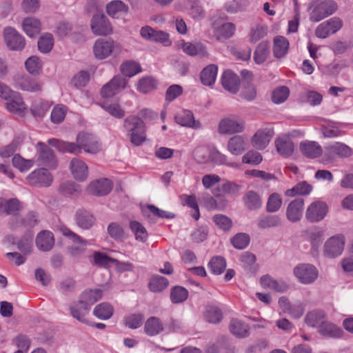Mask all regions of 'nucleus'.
Returning a JSON list of instances; mask_svg holds the SVG:
<instances>
[{
    "label": "nucleus",
    "instance_id": "aec40b11",
    "mask_svg": "<svg viewBox=\"0 0 353 353\" xmlns=\"http://www.w3.org/2000/svg\"><path fill=\"white\" fill-rule=\"evenodd\" d=\"M248 148V143L243 136L234 135L230 138L227 143L228 151L236 156L242 154Z\"/></svg>",
    "mask_w": 353,
    "mask_h": 353
},
{
    "label": "nucleus",
    "instance_id": "f257e3e1",
    "mask_svg": "<svg viewBox=\"0 0 353 353\" xmlns=\"http://www.w3.org/2000/svg\"><path fill=\"white\" fill-rule=\"evenodd\" d=\"M77 143L63 141L59 139H51L48 143L55 147L61 152H70L75 154L81 153L83 150L87 153L97 154L101 150V144L95 136L92 134L81 132L76 139Z\"/></svg>",
    "mask_w": 353,
    "mask_h": 353
},
{
    "label": "nucleus",
    "instance_id": "bb28decb",
    "mask_svg": "<svg viewBox=\"0 0 353 353\" xmlns=\"http://www.w3.org/2000/svg\"><path fill=\"white\" fill-rule=\"evenodd\" d=\"M22 28L28 36L35 37L41 32V23L39 19L29 17L23 20Z\"/></svg>",
    "mask_w": 353,
    "mask_h": 353
},
{
    "label": "nucleus",
    "instance_id": "338daca9",
    "mask_svg": "<svg viewBox=\"0 0 353 353\" xmlns=\"http://www.w3.org/2000/svg\"><path fill=\"white\" fill-rule=\"evenodd\" d=\"M250 241V236L245 233H238L231 239L232 245L239 250L245 249Z\"/></svg>",
    "mask_w": 353,
    "mask_h": 353
},
{
    "label": "nucleus",
    "instance_id": "4468645a",
    "mask_svg": "<svg viewBox=\"0 0 353 353\" xmlns=\"http://www.w3.org/2000/svg\"><path fill=\"white\" fill-rule=\"evenodd\" d=\"M5 41L12 50H21L25 47L24 38L13 28L6 27L3 30Z\"/></svg>",
    "mask_w": 353,
    "mask_h": 353
},
{
    "label": "nucleus",
    "instance_id": "5fc2aeb1",
    "mask_svg": "<svg viewBox=\"0 0 353 353\" xmlns=\"http://www.w3.org/2000/svg\"><path fill=\"white\" fill-rule=\"evenodd\" d=\"M208 266L214 274H221L226 268V261L222 256H214L212 258L208 263Z\"/></svg>",
    "mask_w": 353,
    "mask_h": 353
},
{
    "label": "nucleus",
    "instance_id": "72a5a7b5",
    "mask_svg": "<svg viewBox=\"0 0 353 353\" xmlns=\"http://www.w3.org/2000/svg\"><path fill=\"white\" fill-rule=\"evenodd\" d=\"M275 145L277 152L283 157H290L292 154L294 149L293 142L288 137L278 138L275 141Z\"/></svg>",
    "mask_w": 353,
    "mask_h": 353
},
{
    "label": "nucleus",
    "instance_id": "0e129e2a",
    "mask_svg": "<svg viewBox=\"0 0 353 353\" xmlns=\"http://www.w3.org/2000/svg\"><path fill=\"white\" fill-rule=\"evenodd\" d=\"M268 54V46L267 43L262 42L258 45L255 50L254 60L256 63L261 64L267 59Z\"/></svg>",
    "mask_w": 353,
    "mask_h": 353
},
{
    "label": "nucleus",
    "instance_id": "ea45409f",
    "mask_svg": "<svg viewBox=\"0 0 353 353\" xmlns=\"http://www.w3.org/2000/svg\"><path fill=\"white\" fill-rule=\"evenodd\" d=\"M289 49V42L282 36L276 37L274 40L273 52L276 58H283Z\"/></svg>",
    "mask_w": 353,
    "mask_h": 353
},
{
    "label": "nucleus",
    "instance_id": "c85d7f7f",
    "mask_svg": "<svg viewBox=\"0 0 353 353\" xmlns=\"http://www.w3.org/2000/svg\"><path fill=\"white\" fill-rule=\"evenodd\" d=\"M70 168L73 176L78 181H84L88 176V165L79 159H73Z\"/></svg>",
    "mask_w": 353,
    "mask_h": 353
},
{
    "label": "nucleus",
    "instance_id": "e433bc0d",
    "mask_svg": "<svg viewBox=\"0 0 353 353\" xmlns=\"http://www.w3.org/2000/svg\"><path fill=\"white\" fill-rule=\"evenodd\" d=\"M319 331L326 336L333 338H340L343 335V331L336 325L327 322L325 319L319 327Z\"/></svg>",
    "mask_w": 353,
    "mask_h": 353
},
{
    "label": "nucleus",
    "instance_id": "dca6fc26",
    "mask_svg": "<svg viewBox=\"0 0 353 353\" xmlns=\"http://www.w3.org/2000/svg\"><path fill=\"white\" fill-rule=\"evenodd\" d=\"M91 30L95 35L106 36L112 31L111 24L104 14H94L91 21Z\"/></svg>",
    "mask_w": 353,
    "mask_h": 353
},
{
    "label": "nucleus",
    "instance_id": "cd10ccee",
    "mask_svg": "<svg viewBox=\"0 0 353 353\" xmlns=\"http://www.w3.org/2000/svg\"><path fill=\"white\" fill-rule=\"evenodd\" d=\"M8 110L13 114L21 115L25 113L27 107L23 102L20 94L17 92L12 94V97L6 103Z\"/></svg>",
    "mask_w": 353,
    "mask_h": 353
},
{
    "label": "nucleus",
    "instance_id": "de8ad7c7",
    "mask_svg": "<svg viewBox=\"0 0 353 353\" xmlns=\"http://www.w3.org/2000/svg\"><path fill=\"white\" fill-rule=\"evenodd\" d=\"M130 228L135 236L137 241L145 242L148 238V234L145 228L137 221L130 222Z\"/></svg>",
    "mask_w": 353,
    "mask_h": 353
},
{
    "label": "nucleus",
    "instance_id": "680f3d73",
    "mask_svg": "<svg viewBox=\"0 0 353 353\" xmlns=\"http://www.w3.org/2000/svg\"><path fill=\"white\" fill-rule=\"evenodd\" d=\"M322 132L325 137L334 138L344 134V132L333 122H327L322 125Z\"/></svg>",
    "mask_w": 353,
    "mask_h": 353
},
{
    "label": "nucleus",
    "instance_id": "58836bf2",
    "mask_svg": "<svg viewBox=\"0 0 353 353\" xmlns=\"http://www.w3.org/2000/svg\"><path fill=\"white\" fill-rule=\"evenodd\" d=\"M17 88L25 91L37 92L41 90L42 83L30 77H22L17 81Z\"/></svg>",
    "mask_w": 353,
    "mask_h": 353
},
{
    "label": "nucleus",
    "instance_id": "c9c22d12",
    "mask_svg": "<svg viewBox=\"0 0 353 353\" xmlns=\"http://www.w3.org/2000/svg\"><path fill=\"white\" fill-rule=\"evenodd\" d=\"M169 285L168 280L162 276L153 275L148 283L149 290L154 293H159L165 290Z\"/></svg>",
    "mask_w": 353,
    "mask_h": 353
},
{
    "label": "nucleus",
    "instance_id": "0eeeda50",
    "mask_svg": "<svg viewBox=\"0 0 353 353\" xmlns=\"http://www.w3.org/2000/svg\"><path fill=\"white\" fill-rule=\"evenodd\" d=\"M337 10V4L332 0L317 3L310 14V20L318 22L332 14Z\"/></svg>",
    "mask_w": 353,
    "mask_h": 353
},
{
    "label": "nucleus",
    "instance_id": "6e6552de",
    "mask_svg": "<svg viewBox=\"0 0 353 353\" xmlns=\"http://www.w3.org/2000/svg\"><path fill=\"white\" fill-rule=\"evenodd\" d=\"M344 246L345 237L343 235L333 236L325 241L323 245V254L327 258H336L342 254Z\"/></svg>",
    "mask_w": 353,
    "mask_h": 353
},
{
    "label": "nucleus",
    "instance_id": "4be33fe9",
    "mask_svg": "<svg viewBox=\"0 0 353 353\" xmlns=\"http://www.w3.org/2000/svg\"><path fill=\"white\" fill-rule=\"evenodd\" d=\"M39 147V161L41 164L51 168H54L57 165L56 159L53 151L46 145L41 142L37 143Z\"/></svg>",
    "mask_w": 353,
    "mask_h": 353
},
{
    "label": "nucleus",
    "instance_id": "6e6d98bb",
    "mask_svg": "<svg viewBox=\"0 0 353 353\" xmlns=\"http://www.w3.org/2000/svg\"><path fill=\"white\" fill-rule=\"evenodd\" d=\"M101 107L110 115L117 119H122L125 116V110L117 103H109L103 102L101 104Z\"/></svg>",
    "mask_w": 353,
    "mask_h": 353
},
{
    "label": "nucleus",
    "instance_id": "bf43d9fd",
    "mask_svg": "<svg viewBox=\"0 0 353 353\" xmlns=\"http://www.w3.org/2000/svg\"><path fill=\"white\" fill-rule=\"evenodd\" d=\"M6 214L19 216L18 212L23 210V203L16 198L6 199Z\"/></svg>",
    "mask_w": 353,
    "mask_h": 353
},
{
    "label": "nucleus",
    "instance_id": "1a4fd4ad",
    "mask_svg": "<svg viewBox=\"0 0 353 353\" xmlns=\"http://www.w3.org/2000/svg\"><path fill=\"white\" fill-rule=\"evenodd\" d=\"M127 80L121 75L114 76L109 82L101 89V94L103 98L112 97L121 90L125 88Z\"/></svg>",
    "mask_w": 353,
    "mask_h": 353
},
{
    "label": "nucleus",
    "instance_id": "603ef678",
    "mask_svg": "<svg viewBox=\"0 0 353 353\" xmlns=\"http://www.w3.org/2000/svg\"><path fill=\"white\" fill-rule=\"evenodd\" d=\"M245 205L250 210H256L261 206V199L259 194L254 191H249L243 198Z\"/></svg>",
    "mask_w": 353,
    "mask_h": 353
},
{
    "label": "nucleus",
    "instance_id": "052dcab7",
    "mask_svg": "<svg viewBox=\"0 0 353 353\" xmlns=\"http://www.w3.org/2000/svg\"><path fill=\"white\" fill-rule=\"evenodd\" d=\"M59 191L65 196H76L79 194L81 190L75 183L67 181L60 185Z\"/></svg>",
    "mask_w": 353,
    "mask_h": 353
},
{
    "label": "nucleus",
    "instance_id": "e2e57ef3",
    "mask_svg": "<svg viewBox=\"0 0 353 353\" xmlns=\"http://www.w3.org/2000/svg\"><path fill=\"white\" fill-rule=\"evenodd\" d=\"M26 70L32 74H39L42 68V63L39 58L37 56L29 57L26 63Z\"/></svg>",
    "mask_w": 353,
    "mask_h": 353
},
{
    "label": "nucleus",
    "instance_id": "13d9d810",
    "mask_svg": "<svg viewBox=\"0 0 353 353\" xmlns=\"http://www.w3.org/2000/svg\"><path fill=\"white\" fill-rule=\"evenodd\" d=\"M38 48L41 52L48 53L51 51L54 46L53 37L50 33H46L38 40Z\"/></svg>",
    "mask_w": 353,
    "mask_h": 353
},
{
    "label": "nucleus",
    "instance_id": "ddd939ff",
    "mask_svg": "<svg viewBox=\"0 0 353 353\" xmlns=\"http://www.w3.org/2000/svg\"><path fill=\"white\" fill-rule=\"evenodd\" d=\"M343 26L342 21L337 17H333L323 22L315 30V35L319 38L325 39L331 34L336 33Z\"/></svg>",
    "mask_w": 353,
    "mask_h": 353
},
{
    "label": "nucleus",
    "instance_id": "7c9ffc66",
    "mask_svg": "<svg viewBox=\"0 0 353 353\" xmlns=\"http://www.w3.org/2000/svg\"><path fill=\"white\" fill-rule=\"evenodd\" d=\"M181 48L185 53L190 56H199L204 58L209 55L205 46L201 43L193 44L190 42H183Z\"/></svg>",
    "mask_w": 353,
    "mask_h": 353
},
{
    "label": "nucleus",
    "instance_id": "7ed1b4c3",
    "mask_svg": "<svg viewBox=\"0 0 353 353\" xmlns=\"http://www.w3.org/2000/svg\"><path fill=\"white\" fill-rule=\"evenodd\" d=\"M353 154V150L342 142H334L324 148L323 155L326 160L330 161L336 158H348Z\"/></svg>",
    "mask_w": 353,
    "mask_h": 353
},
{
    "label": "nucleus",
    "instance_id": "8fccbe9b",
    "mask_svg": "<svg viewBox=\"0 0 353 353\" xmlns=\"http://www.w3.org/2000/svg\"><path fill=\"white\" fill-rule=\"evenodd\" d=\"M323 310H310L305 316V322L311 326H318L324 322Z\"/></svg>",
    "mask_w": 353,
    "mask_h": 353
},
{
    "label": "nucleus",
    "instance_id": "39448f33",
    "mask_svg": "<svg viewBox=\"0 0 353 353\" xmlns=\"http://www.w3.org/2000/svg\"><path fill=\"white\" fill-rule=\"evenodd\" d=\"M294 274L303 284L314 283L318 278L319 271L316 268L309 263H301L297 265L293 270Z\"/></svg>",
    "mask_w": 353,
    "mask_h": 353
},
{
    "label": "nucleus",
    "instance_id": "9d476101",
    "mask_svg": "<svg viewBox=\"0 0 353 353\" xmlns=\"http://www.w3.org/2000/svg\"><path fill=\"white\" fill-rule=\"evenodd\" d=\"M327 212L328 206L325 202L316 201L307 207L305 218L311 223H317L325 218Z\"/></svg>",
    "mask_w": 353,
    "mask_h": 353
},
{
    "label": "nucleus",
    "instance_id": "2f4dec72",
    "mask_svg": "<svg viewBox=\"0 0 353 353\" xmlns=\"http://www.w3.org/2000/svg\"><path fill=\"white\" fill-rule=\"evenodd\" d=\"M260 283L264 288H269L279 292H285L288 289V285L284 281H276L268 274L263 276Z\"/></svg>",
    "mask_w": 353,
    "mask_h": 353
},
{
    "label": "nucleus",
    "instance_id": "a18cd8bd",
    "mask_svg": "<svg viewBox=\"0 0 353 353\" xmlns=\"http://www.w3.org/2000/svg\"><path fill=\"white\" fill-rule=\"evenodd\" d=\"M157 82L152 77H144L139 80L137 90L143 94L148 93L157 88Z\"/></svg>",
    "mask_w": 353,
    "mask_h": 353
},
{
    "label": "nucleus",
    "instance_id": "f704fd0d",
    "mask_svg": "<svg viewBox=\"0 0 353 353\" xmlns=\"http://www.w3.org/2000/svg\"><path fill=\"white\" fill-rule=\"evenodd\" d=\"M90 310H70L71 315L79 321L94 326L99 329H104L105 325L103 323H94L92 321L91 314L89 312Z\"/></svg>",
    "mask_w": 353,
    "mask_h": 353
},
{
    "label": "nucleus",
    "instance_id": "4d7b16f0",
    "mask_svg": "<svg viewBox=\"0 0 353 353\" xmlns=\"http://www.w3.org/2000/svg\"><path fill=\"white\" fill-rule=\"evenodd\" d=\"M243 268L249 273L254 274L256 272L254 264L256 256L251 252L243 253L240 258Z\"/></svg>",
    "mask_w": 353,
    "mask_h": 353
},
{
    "label": "nucleus",
    "instance_id": "a211bd4d",
    "mask_svg": "<svg viewBox=\"0 0 353 353\" xmlns=\"http://www.w3.org/2000/svg\"><path fill=\"white\" fill-rule=\"evenodd\" d=\"M273 135L274 130L272 128L259 129L252 137L251 143L254 148L263 150L269 144Z\"/></svg>",
    "mask_w": 353,
    "mask_h": 353
},
{
    "label": "nucleus",
    "instance_id": "412c9836",
    "mask_svg": "<svg viewBox=\"0 0 353 353\" xmlns=\"http://www.w3.org/2000/svg\"><path fill=\"white\" fill-rule=\"evenodd\" d=\"M304 200L303 199H296L291 201L286 210V216L291 222L299 221L303 214Z\"/></svg>",
    "mask_w": 353,
    "mask_h": 353
},
{
    "label": "nucleus",
    "instance_id": "37998d69",
    "mask_svg": "<svg viewBox=\"0 0 353 353\" xmlns=\"http://www.w3.org/2000/svg\"><path fill=\"white\" fill-rule=\"evenodd\" d=\"M144 330L148 336H155L163 331V326L158 318L150 317L146 321Z\"/></svg>",
    "mask_w": 353,
    "mask_h": 353
},
{
    "label": "nucleus",
    "instance_id": "6ab92c4d",
    "mask_svg": "<svg viewBox=\"0 0 353 353\" xmlns=\"http://www.w3.org/2000/svg\"><path fill=\"white\" fill-rule=\"evenodd\" d=\"M175 121L180 125L199 129L201 124L199 121L194 119L193 113L188 110H182L177 112L174 117Z\"/></svg>",
    "mask_w": 353,
    "mask_h": 353
},
{
    "label": "nucleus",
    "instance_id": "774afa93",
    "mask_svg": "<svg viewBox=\"0 0 353 353\" xmlns=\"http://www.w3.org/2000/svg\"><path fill=\"white\" fill-rule=\"evenodd\" d=\"M12 343L18 349L17 350L28 352L31 345V340L26 335L19 334L12 339Z\"/></svg>",
    "mask_w": 353,
    "mask_h": 353
},
{
    "label": "nucleus",
    "instance_id": "79ce46f5",
    "mask_svg": "<svg viewBox=\"0 0 353 353\" xmlns=\"http://www.w3.org/2000/svg\"><path fill=\"white\" fill-rule=\"evenodd\" d=\"M106 12L112 17H117L118 14L128 13V6L121 0H114L106 5Z\"/></svg>",
    "mask_w": 353,
    "mask_h": 353
},
{
    "label": "nucleus",
    "instance_id": "f8f14e48",
    "mask_svg": "<svg viewBox=\"0 0 353 353\" xmlns=\"http://www.w3.org/2000/svg\"><path fill=\"white\" fill-rule=\"evenodd\" d=\"M26 179L31 185L48 187L51 185L53 178L46 169L41 168L32 172L28 175Z\"/></svg>",
    "mask_w": 353,
    "mask_h": 353
},
{
    "label": "nucleus",
    "instance_id": "473e14b6",
    "mask_svg": "<svg viewBox=\"0 0 353 353\" xmlns=\"http://www.w3.org/2000/svg\"><path fill=\"white\" fill-rule=\"evenodd\" d=\"M300 150L303 155L308 158H316L323 154L321 145L314 141H305L300 145Z\"/></svg>",
    "mask_w": 353,
    "mask_h": 353
},
{
    "label": "nucleus",
    "instance_id": "5701e85b",
    "mask_svg": "<svg viewBox=\"0 0 353 353\" xmlns=\"http://www.w3.org/2000/svg\"><path fill=\"white\" fill-rule=\"evenodd\" d=\"M37 248L43 252L50 251L54 245V238L52 232L43 230L39 232L35 240Z\"/></svg>",
    "mask_w": 353,
    "mask_h": 353
},
{
    "label": "nucleus",
    "instance_id": "69168bd1",
    "mask_svg": "<svg viewBox=\"0 0 353 353\" xmlns=\"http://www.w3.org/2000/svg\"><path fill=\"white\" fill-rule=\"evenodd\" d=\"M12 165L21 172H26L30 169L34 164L32 160L22 158L19 154H15L12 158Z\"/></svg>",
    "mask_w": 353,
    "mask_h": 353
},
{
    "label": "nucleus",
    "instance_id": "9b49d317",
    "mask_svg": "<svg viewBox=\"0 0 353 353\" xmlns=\"http://www.w3.org/2000/svg\"><path fill=\"white\" fill-rule=\"evenodd\" d=\"M117 48V45L111 39H99L94 44L93 52L97 59L103 60L110 56Z\"/></svg>",
    "mask_w": 353,
    "mask_h": 353
},
{
    "label": "nucleus",
    "instance_id": "f03ea898",
    "mask_svg": "<svg viewBox=\"0 0 353 353\" xmlns=\"http://www.w3.org/2000/svg\"><path fill=\"white\" fill-rule=\"evenodd\" d=\"M124 128L130 133L132 145L138 146L146 140V128L144 121L137 116H130L124 119Z\"/></svg>",
    "mask_w": 353,
    "mask_h": 353
},
{
    "label": "nucleus",
    "instance_id": "49530a36",
    "mask_svg": "<svg viewBox=\"0 0 353 353\" xmlns=\"http://www.w3.org/2000/svg\"><path fill=\"white\" fill-rule=\"evenodd\" d=\"M235 31V26L232 23H225L218 27L214 35L218 40L227 39L232 37Z\"/></svg>",
    "mask_w": 353,
    "mask_h": 353
},
{
    "label": "nucleus",
    "instance_id": "c756f323",
    "mask_svg": "<svg viewBox=\"0 0 353 353\" xmlns=\"http://www.w3.org/2000/svg\"><path fill=\"white\" fill-rule=\"evenodd\" d=\"M102 292L99 289L86 290L79 296V302L81 307H86L101 299Z\"/></svg>",
    "mask_w": 353,
    "mask_h": 353
},
{
    "label": "nucleus",
    "instance_id": "20e7f679",
    "mask_svg": "<svg viewBox=\"0 0 353 353\" xmlns=\"http://www.w3.org/2000/svg\"><path fill=\"white\" fill-rule=\"evenodd\" d=\"M244 128V121L238 117L232 115L220 121L218 132L221 134H233L242 132Z\"/></svg>",
    "mask_w": 353,
    "mask_h": 353
},
{
    "label": "nucleus",
    "instance_id": "4c0bfd02",
    "mask_svg": "<svg viewBox=\"0 0 353 353\" xmlns=\"http://www.w3.org/2000/svg\"><path fill=\"white\" fill-rule=\"evenodd\" d=\"M218 71L217 65L210 64L206 66L201 72V81L205 85H212L216 78Z\"/></svg>",
    "mask_w": 353,
    "mask_h": 353
},
{
    "label": "nucleus",
    "instance_id": "864d4df0",
    "mask_svg": "<svg viewBox=\"0 0 353 353\" xmlns=\"http://www.w3.org/2000/svg\"><path fill=\"white\" fill-rule=\"evenodd\" d=\"M188 296V291L183 287L174 286L170 291V299L174 303H179L185 301Z\"/></svg>",
    "mask_w": 353,
    "mask_h": 353
},
{
    "label": "nucleus",
    "instance_id": "b1692460",
    "mask_svg": "<svg viewBox=\"0 0 353 353\" xmlns=\"http://www.w3.org/2000/svg\"><path fill=\"white\" fill-rule=\"evenodd\" d=\"M221 83L227 91L235 94L239 89L240 80L236 74L230 70H226L222 75Z\"/></svg>",
    "mask_w": 353,
    "mask_h": 353
},
{
    "label": "nucleus",
    "instance_id": "3c124183",
    "mask_svg": "<svg viewBox=\"0 0 353 353\" xmlns=\"http://www.w3.org/2000/svg\"><path fill=\"white\" fill-rule=\"evenodd\" d=\"M32 236L31 232H28L17 242V248L23 254H29L32 252Z\"/></svg>",
    "mask_w": 353,
    "mask_h": 353
},
{
    "label": "nucleus",
    "instance_id": "393cba45",
    "mask_svg": "<svg viewBox=\"0 0 353 353\" xmlns=\"http://www.w3.org/2000/svg\"><path fill=\"white\" fill-rule=\"evenodd\" d=\"M230 333L238 339H245L250 336V327L237 319H232L229 324Z\"/></svg>",
    "mask_w": 353,
    "mask_h": 353
},
{
    "label": "nucleus",
    "instance_id": "423d86ee",
    "mask_svg": "<svg viewBox=\"0 0 353 353\" xmlns=\"http://www.w3.org/2000/svg\"><path fill=\"white\" fill-rule=\"evenodd\" d=\"M59 230L62 235L78 244L68 248V252L71 256H79L85 251L88 245L86 241L64 225L60 226Z\"/></svg>",
    "mask_w": 353,
    "mask_h": 353
},
{
    "label": "nucleus",
    "instance_id": "a19ab883",
    "mask_svg": "<svg viewBox=\"0 0 353 353\" xmlns=\"http://www.w3.org/2000/svg\"><path fill=\"white\" fill-rule=\"evenodd\" d=\"M203 205L208 210H223L228 204L225 198H221L217 200L214 197L206 194L203 197Z\"/></svg>",
    "mask_w": 353,
    "mask_h": 353
},
{
    "label": "nucleus",
    "instance_id": "09e8293b",
    "mask_svg": "<svg viewBox=\"0 0 353 353\" xmlns=\"http://www.w3.org/2000/svg\"><path fill=\"white\" fill-rule=\"evenodd\" d=\"M312 190V186L305 181H302L297 183L294 187L288 189L285 192V195L288 196H294L296 194L306 195L308 194Z\"/></svg>",
    "mask_w": 353,
    "mask_h": 353
},
{
    "label": "nucleus",
    "instance_id": "f3484780",
    "mask_svg": "<svg viewBox=\"0 0 353 353\" xmlns=\"http://www.w3.org/2000/svg\"><path fill=\"white\" fill-rule=\"evenodd\" d=\"M39 223L38 214L35 212H29L25 217L12 216L9 224L12 229L16 230L20 227L33 228Z\"/></svg>",
    "mask_w": 353,
    "mask_h": 353
},
{
    "label": "nucleus",
    "instance_id": "a878e982",
    "mask_svg": "<svg viewBox=\"0 0 353 353\" xmlns=\"http://www.w3.org/2000/svg\"><path fill=\"white\" fill-rule=\"evenodd\" d=\"M75 221L79 228L88 230L94 225L96 219L90 212L85 209H79L76 212Z\"/></svg>",
    "mask_w": 353,
    "mask_h": 353
},
{
    "label": "nucleus",
    "instance_id": "c03bdc74",
    "mask_svg": "<svg viewBox=\"0 0 353 353\" xmlns=\"http://www.w3.org/2000/svg\"><path fill=\"white\" fill-rule=\"evenodd\" d=\"M122 74L127 77H132L141 71V65L134 61L123 62L119 68Z\"/></svg>",
    "mask_w": 353,
    "mask_h": 353
},
{
    "label": "nucleus",
    "instance_id": "2eb2a0df",
    "mask_svg": "<svg viewBox=\"0 0 353 353\" xmlns=\"http://www.w3.org/2000/svg\"><path fill=\"white\" fill-rule=\"evenodd\" d=\"M113 188L112 182L106 178L96 179L91 181L87 188L89 194L101 196L108 194Z\"/></svg>",
    "mask_w": 353,
    "mask_h": 353
}]
</instances>
